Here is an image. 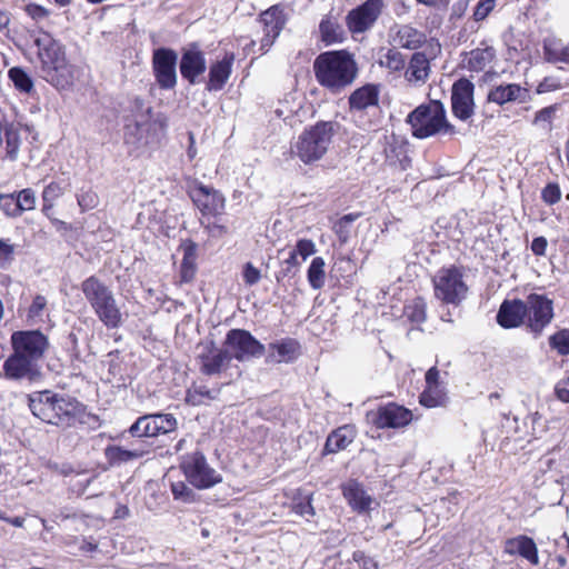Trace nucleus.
Wrapping results in <instances>:
<instances>
[{
    "mask_svg": "<svg viewBox=\"0 0 569 569\" xmlns=\"http://www.w3.org/2000/svg\"><path fill=\"white\" fill-rule=\"evenodd\" d=\"M496 6V0H479L473 9V20L476 22L483 21L495 10Z\"/></svg>",
    "mask_w": 569,
    "mask_h": 569,
    "instance_id": "4d7b16f0",
    "label": "nucleus"
},
{
    "mask_svg": "<svg viewBox=\"0 0 569 569\" xmlns=\"http://www.w3.org/2000/svg\"><path fill=\"white\" fill-rule=\"evenodd\" d=\"M418 401L420 406L427 409L447 407L449 397L440 379V370L437 366L427 370L425 375V387L419 393Z\"/></svg>",
    "mask_w": 569,
    "mask_h": 569,
    "instance_id": "6ab92c4d",
    "label": "nucleus"
},
{
    "mask_svg": "<svg viewBox=\"0 0 569 569\" xmlns=\"http://www.w3.org/2000/svg\"><path fill=\"white\" fill-rule=\"evenodd\" d=\"M300 266V262L298 260V256L291 251L289 257L282 261V268L277 273V281H280L287 277L295 276L298 268Z\"/></svg>",
    "mask_w": 569,
    "mask_h": 569,
    "instance_id": "603ef678",
    "label": "nucleus"
},
{
    "mask_svg": "<svg viewBox=\"0 0 569 569\" xmlns=\"http://www.w3.org/2000/svg\"><path fill=\"white\" fill-rule=\"evenodd\" d=\"M81 288L93 310L113 296L111 290L93 276L86 279Z\"/></svg>",
    "mask_w": 569,
    "mask_h": 569,
    "instance_id": "72a5a7b5",
    "label": "nucleus"
},
{
    "mask_svg": "<svg viewBox=\"0 0 569 569\" xmlns=\"http://www.w3.org/2000/svg\"><path fill=\"white\" fill-rule=\"evenodd\" d=\"M430 76V60L425 52L416 51L408 63L405 78L410 83H426Z\"/></svg>",
    "mask_w": 569,
    "mask_h": 569,
    "instance_id": "2f4dec72",
    "label": "nucleus"
},
{
    "mask_svg": "<svg viewBox=\"0 0 569 569\" xmlns=\"http://www.w3.org/2000/svg\"><path fill=\"white\" fill-rule=\"evenodd\" d=\"M188 194L203 219H217L226 211V197L212 186L196 181Z\"/></svg>",
    "mask_w": 569,
    "mask_h": 569,
    "instance_id": "9b49d317",
    "label": "nucleus"
},
{
    "mask_svg": "<svg viewBox=\"0 0 569 569\" xmlns=\"http://www.w3.org/2000/svg\"><path fill=\"white\" fill-rule=\"evenodd\" d=\"M4 137L7 141L8 153L10 157H13L19 148V133L12 126H6Z\"/></svg>",
    "mask_w": 569,
    "mask_h": 569,
    "instance_id": "338daca9",
    "label": "nucleus"
},
{
    "mask_svg": "<svg viewBox=\"0 0 569 569\" xmlns=\"http://www.w3.org/2000/svg\"><path fill=\"white\" fill-rule=\"evenodd\" d=\"M207 70L206 53L199 42H190L181 51L179 71L183 80L193 86Z\"/></svg>",
    "mask_w": 569,
    "mask_h": 569,
    "instance_id": "a211bd4d",
    "label": "nucleus"
},
{
    "mask_svg": "<svg viewBox=\"0 0 569 569\" xmlns=\"http://www.w3.org/2000/svg\"><path fill=\"white\" fill-rule=\"evenodd\" d=\"M451 112L460 121H468L475 116V84L461 77L451 87Z\"/></svg>",
    "mask_w": 569,
    "mask_h": 569,
    "instance_id": "dca6fc26",
    "label": "nucleus"
},
{
    "mask_svg": "<svg viewBox=\"0 0 569 569\" xmlns=\"http://www.w3.org/2000/svg\"><path fill=\"white\" fill-rule=\"evenodd\" d=\"M231 352L217 346L213 340L201 346V351L196 356L199 371L204 376H217L230 367Z\"/></svg>",
    "mask_w": 569,
    "mask_h": 569,
    "instance_id": "2eb2a0df",
    "label": "nucleus"
},
{
    "mask_svg": "<svg viewBox=\"0 0 569 569\" xmlns=\"http://www.w3.org/2000/svg\"><path fill=\"white\" fill-rule=\"evenodd\" d=\"M403 317L412 325H421L427 319L426 300L418 296L403 306Z\"/></svg>",
    "mask_w": 569,
    "mask_h": 569,
    "instance_id": "4c0bfd02",
    "label": "nucleus"
},
{
    "mask_svg": "<svg viewBox=\"0 0 569 569\" xmlns=\"http://www.w3.org/2000/svg\"><path fill=\"white\" fill-rule=\"evenodd\" d=\"M545 59L551 63L562 62L569 64V43L552 40L543 43Z\"/></svg>",
    "mask_w": 569,
    "mask_h": 569,
    "instance_id": "58836bf2",
    "label": "nucleus"
},
{
    "mask_svg": "<svg viewBox=\"0 0 569 569\" xmlns=\"http://www.w3.org/2000/svg\"><path fill=\"white\" fill-rule=\"evenodd\" d=\"M326 262L322 257H315L307 270V279L310 287L319 290L325 286L326 280Z\"/></svg>",
    "mask_w": 569,
    "mask_h": 569,
    "instance_id": "a19ab883",
    "label": "nucleus"
},
{
    "mask_svg": "<svg viewBox=\"0 0 569 569\" xmlns=\"http://www.w3.org/2000/svg\"><path fill=\"white\" fill-rule=\"evenodd\" d=\"M385 8L383 0H366L351 9L346 16V26L352 34L365 33L370 30Z\"/></svg>",
    "mask_w": 569,
    "mask_h": 569,
    "instance_id": "ddd939ff",
    "label": "nucleus"
},
{
    "mask_svg": "<svg viewBox=\"0 0 569 569\" xmlns=\"http://www.w3.org/2000/svg\"><path fill=\"white\" fill-rule=\"evenodd\" d=\"M223 347L232 350V359L234 358L238 361L251 357H261L266 352L264 345L244 329H230L226 335Z\"/></svg>",
    "mask_w": 569,
    "mask_h": 569,
    "instance_id": "4468645a",
    "label": "nucleus"
},
{
    "mask_svg": "<svg viewBox=\"0 0 569 569\" xmlns=\"http://www.w3.org/2000/svg\"><path fill=\"white\" fill-rule=\"evenodd\" d=\"M498 61V49L492 39H483L478 46L461 53V68L471 72H483L485 77L492 76Z\"/></svg>",
    "mask_w": 569,
    "mask_h": 569,
    "instance_id": "9d476101",
    "label": "nucleus"
},
{
    "mask_svg": "<svg viewBox=\"0 0 569 569\" xmlns=\"http://www.w3.org/2000/svg\"><path fill=\"white\" fill-rule=\"evenodd\" d=\"M130 438H127V436L122 440H127L126 445L123 447L130 451V453L133 456L136 460L142 458L143 456L150 453V446L146 442L143 436H137V435H129Z\"/></svg>",
    "mask_w": 569,
    "mask_h": 569,
    "instance_id": "a18cd8bd",
    "label": "nucleus"
},
{
    "mask_svg": "<svg viewBox=\"0 0 569 569\" xmlns=\"http://www.w3.org/2000/svg\"><path fill=\"white\" fill-rule=\"evenodd\" d=\"M263 36L259 40V56L266 54L280 36L287 23V16L280 4L271 6L259 16Z\"/></svg>",
    "mask_w": 569,
    "mask_h": 569,
    "instance_id": "f3484780",
    "label": "nucleus"
},
{
    "mask_svg": "<svg viewBox=\"0 0 569 569\" xmlns=\"http://www.w3.org/2000/svg\"><path fill=\"white\" fill-rule=\"evenodd\" d=\"M94 312L107 328L116 329L122 323V315L113 296L96 307Z\"/></svg>",
    "mask_w": 569,
    "mask_h": 569,
    "instance_id": "c9c22d12",
    "label": "nucleus"
},
{
    "mask_svg": "<svg viewBox=\"0 0 569 569\" xmlns=\"http://www.w3.org/2000/svg\"><path fill=\"white\" fill-rule=\"evenodd\" d=\"M54 398L56 396L48 390L36 393L29 399V407L32 413L44 422H54Z\"/></svg>",
    "mask_w": 569,
    "mask_h": 569,
    "instance_id": "c756f323",
    "label": "nucleus"
},
{
    "mask_svg": "<svg viewBox=\"0 0 569 569\" xmlns=\"http://www.w3.org/2000/svg\"><path fill=\"white\" fill-rule=\"evenodd\" d=\"M73 422L78 421L81 425H88L90 428H98L100 426V420L98 416L92 413H87L86 408L80 402L73 399Z\"/></svg>",
    "mask_w": 569,
    "mask_h": 569,
    "instance_id": "de8ad7c7",
    "label": "nucleus"
},
{
    "mask_svg": "<svg viewBox=\"0 0 569 569\" xmlns=\"http://www.w3.org/2000/svg\"><path fill=\"white\" fill-rule=\"evenodd\" d=\"M47 306V300L42 296H36L28 311V318L33 323L42 321L43 311Z\"/></svg>",
    "mask_w": 569,
    "mask_h": 569,
    "instance_id": "bf43d9fd",
    "label": "nucleus"
},
{
    "mask_svg": "<svg viewBox=\"0 0 569 569\" xmlns=\"http://www.w3.org/2000/svg\"><path fill=\"white\" fill-rule=\"evenodd\" d=\"M301 353V343L295 338L287 337L268 345L266 362L292 363Z\"/></svg>",
    "mask_w": 569,
    "mask_h": 569,
    "instance_id": "5701e85b",
    "label": "nucleus"
},
{
    "mask_svg": "<svg viewBox=\"0 0 569 569\" xmlns=\"http://www.w3.org/2000/svg\"><path fill=\"white\" fill-rule=\"evenodd\" d=\"M431 283L433 297L447 306L459 307L470 290L466 281V267L462 264L442 266L431 278Z\"/></svg>",
    "mask_w": 569,
    "mask_h": 569,
    "instance_id": "20e7f679",
    "label": "nucleus"
},
{
    "mask_svg": "<svg viewBox=\"0 0 569 569\" xmlns=\"http://www.w3.org/2000/svg\"><path fill=\"white\" fill-rule=\"evenodd\" d=\"M60 194H61V188L57 183H50L43 190L42 197H43L44 204H43V208H42V212L47 217L51 218V216H52V212H51L52 204H51V202L54 199H57Z\"/></svg>",
    "mask_w": 569,
    "mask_h": 569,
    "instance_id": "3c124183",
    "label": "nucleus"
},
{
    "mask_svg": "<svg viewBox=\"0 0 569 569\" xmlns=\"http://www.w3.org/2000/svg\"><path fill=\"white\" fill-rule=\"evenodd\" d=\"M172 497L176 501L182 503H193L197 501V493L193 487L186 480L172 481L170 485Z\"/></svg>",
    "mask_w": 569,
    "mask_h": 569,
    "instance_id": "37998d69",
    "label": "nucleus"
},
{
    "mask_svg": "<svg viewBox=\"0 0 569 569\" xmlns=\"http://www.w3.org/2000/svg\"><path fill=\"white\" fill-rule=\"evenodd\" d=\"M34 361L14 351L3 363L6 376L12 379H21L33 372Z\"/></svg>",
    "mask_w": 569,
    "mask_h": 569,
    "instance_id": "473e14b6",
    "label": "nucleus"
},
{
    "mask_svg": "<svg viewBox=\"0 0 569 569\" xmlns=\"http://www.w3.org/2000/svg\"><path fill=\"white\" fill-rule=\"evenodd\" d=\"M178 54L171 48H158L152 52L151 67L158 87L172 90L177 86Z\"/></svg>",
    "mask_w": 569,
    "mask_h": 569,
    "instance_id": "f8f14e48",
    "label": "nucleus"
},
{
    "mask_svg": "<svg viewBox=\"0 0 569 569\" xmlns=\"http://www.w3.org/2000/svg\"><path fill=\"white\" fill-rule=\"evenodd\" d=\"M385 67L391 71H401L406 67L403 54L396 49H389L385 56Z\"/></svg>",
    "mask_w": 569,
    "mask_h": 569,
    "instance_id": "6e6d98bb",
    "label": "nucleus"
},
{
    "mask_svg": "<svg viewBox=\"0 0 569 569\" xmlns=\"http://www.w3.org/2000/svg\"><path fill=\"white\" fill-rule=\"evenodd\" d=\"M321 569H353L351 567V561H343L341 559V552L338 551L335 555L328 556L322 563Z\"/></svg>",
    "mask_w": 569,
    "mask_h": 569,
    "instance_id": "e2e57ef3",
    "label": "nucleus"
},
{
    "mask_svg": "<svg viewBox=\"0 0 569 569\" xmlns=\"http://www.w3.org/2000/svg\"><path fill=\"white\" fill-rule=\"evenodd\" d=\"M17 203L20 211V216L24 211H30L36 208V193L32 189L27 188L19 192H16Z\"/></svg>",
    "mask_w": 569,
    "mask_h": 569,
    "instance_id": "09e8293b",
    "label": "nucleus"
},
{
    "mask_svg": "<svg viewBox=\"0 0 569 569\" xmlns=\"http://www.w3.org/2000/svg\"><path fill=\"white\" fill-rule=\"evenodd\" d=\"M70 406L71 403L64 399L54 398V413L57 421L50 422L51 425H69L70 420Z\"/></svg>",
    "mask_w": 569,
    "mask_h": 569,
    "instance_id": "8fccbe9b",
    "label": "nucleus"
},
{
    "mask_svg": "<svg viewBox=\"0 0 569 569\" xmlns=\"http://www.w3.org/2000/svg\"><path fill=\"white\" fill-rule=\"evenodd\" d=\"M14 351L37 361L47 348V338L39 331L14 332L12 335Z\"/></svg>",
    "mask_w": 569,
    "mask_h": 569,
    "instance_id": "412c9836",
    "label": "nucleus"
},
{
    "mask_svg": "<svg viewBox=\"0 0 569 569\" xmlns=\"http://www.w3.org/2000/svg\"><path fill=\"white\" fill-rule=\"evenodd\" d=\"M342 495L350 508L358 513L369 512L373 498L367 493L365 487L357 480H349L341 487Z\"/></svg>",
    "mask_w": 569,
    "mask_h": 569,
    "instance_id": "cd10ccee",
    "label": "nucleus"
},
{
    "mask_svg": "<svg viewBox=\"0 0 569 569\" xmlns=\"http://www.w3.org/2000/svg\"><path fill=\"white\" fill-rule=\"evenodd\" d=\"M355 56L348 50H330L318 54L313 61L317 82L332 94L341 93L358 76Z\"/></svg>",
    "mask_w": 569,
    "mask_h": 569,
    "instance_id": "f257e3e1",
    "label": "nucleus"
},
{
    "mask_svg": "<svg viewBox=\"0 0 569 569\" xmlns=\"http://www.w3.org/2000/svg\"><path fill=\"white\" fill-rule=\"evenodd\" d=\"M99 203V198L96 192L88 190L78 196V204L82 211L91 210Z\"/></svg>",
    "mask_w": 569,
    "mask_h": 569,
    "instance_id": "69168bd1",
    "label": "nucleus"
},
{
    "mask_svg": "<svg viewBox=\"0 0 569 569\" xmlns=\"http://www.w3.org/2000/svg\"><path fill=\"white\" fill-rule=\"evenodd\" d=\"M360 217L361 212H351L342 216L333 222L332 231L341 244H345L349 241L352 223Z\"/></svg>",
    "mask_w": 569,
    "mask_h": 569,
    "instance_id": "ea45409f",
    "label": "nucleus"
},
{
    "mask_svg": "<svg viewBox=\"0 0 569 569\" xmlns=\"http://www.w3.org/2000/svg\"><path fill=\"white\" fill-rule=\"evenodd\" d=\"M412 137L427 139L438 133L453 136L456 127L447 120L446 109L440 100H430L415 108L407 117Z\"/></svg>",
    "mask_w": 569,
    "mask_h": 569,
    "instance_id": "7ed1b4c3",
    "label": "nucleus"
},
{
    "mask_svg": "<svg viewBox=\"0 0 569 569\" xmlns=\"http://www.w3.org/2000/svg\"><path fill=\"white\" fill-rule=\"evenodd\" d=\"M525 303V325L529 332L539 337L555 317L553 301L546 295L530 293Z\"/></svg>",
    "mask_w": 569,
    "mask_h": 569,
    "instance_id": "1a4fd4ad",
    "label": "nucleus"
},
{
    "mask_svg": "<svg viewBox=\"0 0 569 569\" xmlns=\"http://www.w3.org/2000/svg\"><path fill=\"white\" fill-rule=\"evenodd\" d=\"M283 495L289 500L288 506L293 513L300 517H313L316 515L315 507L312 506V492H308L303 488H296L286 491Z\"/></svg>",
    "mask_w": 569,
    "mask_h": 569,
    "instance_id": "7c9ffc66",
    "label": "nucleus"
},
{
    "mask_svg": "<svg viewBox=\"0 0 569 569\" xmlns=\"http://www.w3.org/2000/svg\"><path fill=\"white\" fill-rule=\"evenodd\" d=\"M426 40L427 37L422 31L409 24L401 26L396 34V41L398 44L401 48L409 50L419 49L426 42Z\"/></svg>",
    "mask_w": 569,
    "mask_h": 569,
    "instance_id": "e433bc0d",
    "label": "nucleus"
},
{
    "mask_svg": "<svg viewBox=\"0 0 569 569\" xmlns=\"http://www.w3.org/2000/svg\"><path fill=\"white\" fill-rule=\"evenodd\" d=\"M530 99L529 90L519 83H501L492 87L487 94V101L503 106L509 102L523 103Z\"/></svg>",
    "mask_w": 569,
    "mask_h": 569,
    "instance_id": "a878e982",
    "label": "nucleus"
},
{
    "mask_svg": "<svg viewBox=\"0 0 569 569\" xmlns=\"http://www.w3.org/2000/svg\"><path fill=\"white\" fill-rule=\"evenodd\" d=\"M413 419V412L396 401L379 405L373 410L367 412L368 422L379 430L405 429Z\"/></svg>",
    "mask_w": 569,
    "mask_h": 569,
    "instance_id": "0eeeda50",
    "label": "nucleus"
},
{
    "mask_svg": "<svg viewBox=\"0 0 569 569\" xmlns=\"http://www.w3.org/2000/svg\"><path fill=\"white\" fill-rule=\"evenodd\" d=\"M0 209L8 217L17 218L18 216H20L16 192L0 194Z\"/></svg>",
    "mask_w": 569,
    "mask_h": 569,
    "instance_id": "864d4df0",
    "label": "nucleus"
},
{
    "mask_svg": "<svg viewBox=\"0 0 569 569\" xmlns=\"http://www.w3.org/2000/svg\"><path fill=\"white\" fill-rule=\"evenodd\" d=\"M339 124L335 121H317L303 129L291 147V152L305 164L320 161L328 152Z\"/></svg>",
    "mask_w": 569,
    "mask_h": 569,
    "instance_id": "f03ea898",
    "label": "nucleus"
},
{
    "mask_svg": "<svg viewBox=\"0 0 569 569\" xmlns=\"http://www.w3.org/2000/svg\"><path fill=\"white\" fill-rule=\"evenodd\" d=\"M104 458L110 466H121L136 460L123 445H108L104 448Z\"/></svg>",
    "mask_w": 569,
    "mask_h": 569,
    "instance_id": "c03bdc74",
    "label": "nucleus"
},
{
    "mask_svg": "<svg viewBox=\"0 0 569 569\" xmlns=\"http://www.w3.org/2000/svg\"><path fill=\"white\" fill-rule=\"evenodd\" d=\"M505 553L510 556L519 555L535 566L539 563L537 545L532 538L526 535L507 539L505 542Z\"/></svg>",
    "mask_w": 569,
    "mask_h": 569,
    "instance_id": "c85d7f7f",
    "label": "nucleus"
},
{
    "mask_svg": "<svg viewBox=\"0 0 569 569\" xmlns=\"http://www.w3.org/2000/svg\"><path fill=\"white\" fill-rule=\"evenodd\" d=\"M526 303L521 299H505L498 310L496 320L503 329H513L525 325Z\"/></svg>",
    "mask_w": 569,
    "mask_h": 569,
    "instance_id": "393cba45",
    "label": "nucleus"
},
{
    "mask_svg": "<svg viewBox=\"0 0 569 569\" xmlns=\"http://www.w3.org/2000/svg\"><path fill=\"white\" fill-rule=\"evenodd\" d=\"M559 108V104L558 103H555V104H550L548 107H545L540 110H538L536 113H535V117H533V120H532V123L535 126L539 124V123H548V124H551L555 116H556V112Z\"/></svg>",
    "mask_w": 569,
    "mask_h": 569,
    "instance_id": "052dcab7",
    "label": "nucleus"
},
{
    "mask_svg": "<svg viewBox=\"0 0 569 569\" xmlns=\"http://www.w3.org/2000/svg\"><path fill=\"white\" fill-rule=\"evenodd\" d=\"M358 430L353 423H346L333 429L326 439L321 456L346 450L357 438Z\"/></svg>",
    "mask_w": 569,
    "mask_h": 569,
    "instance_id": "bb28decb",
    "label": "nucleus"
},
{
    "mask_svg": "<svg viewBox=\"0 0 569 569\" xmlns=\"http://www.w3.org/2000/svg\"><path fill=\"white\" fill-rule=\"evenodd\" d=\"M541 199L548 206H553L561 200V190L557 182H549L541 190Z\"/></svg>",
    "mask_w": 569,
    "mask_h": 569,
    "instance_id": "13d9d810",
    "label": "nucleus"
},
{
    "mask_svg": "<svg viewBox=\"0 0 569 569\" xmlns=\"http://www.w3.org/2000/svg\"><path fill=\"white\" fill-rule=\"evenodd\" d=\"M549 346L552 350H555L559 356H568L569 355V329L563 328L559 329L555 333H552L548 339Z\"/></svg>",
    "mask_w": 569,
    "mask_h": 569,
    "instance_id": "49530a36",
    "label": "nucleus"
},
{
    "mask_svg": "<svg viewBox=\"0 0 569 569\" xmlns=\"http://www.w3.org/2000/svg\"><path fill=\"white\" fill-rule=\"evenodd\" d=\"M320 40L326 44L341 43L345 38V31L338 21L330 14L322 17L319 23Z\"/></svg>",
    "mask_w": 569,
    "mask_h": 569,
    "instance_id": "f704fd0d",
    "label": "nucleus"
},
{
    "mask_svg": "<svg viewBox=\"0 0 569 569\" xmlns=\"http://www.w3.org/2000/svg\"><path fill=\"white\" fill-rule=\"evenodd\" d=\"M36 42L44 79L60 91L68 90L71 84V67L66 60L62 47L50 39L43 47L40 39Z\"/></svg>",
    "mask_w": 569,
    "mask_h": 569,
    "instance_id": "39448f33",
    "label": "nucleus"
},
{
    "mask_svg": "<svg viewBox=\"0 0 569 569\" xmlns=\"http://www.w3.org/2000/svg\"><path fill=\"white\" fill-rule=\"evenodd\" d=\"M380 84L366 83L353 90L348 98L349 111L363 112L370 108H379Z\"/></svg>",
    "mask_w": 569,
    "mask_h": 569,
    "instance_id": "b1692460",
    "label": "nucleus"
},
{
    "mask_svg": "<svg viewBox=\"0 0 569 569\" xmlns=\"http://www.w3.org/2000/svg\"><path fill=\"white\" fill-rule=\"evenodd\" d=\"M352 562H356L359 569H379V562L372 556L367 555L363 550H355L352 552L351 559Z\"/></svg>",
    "mask_w": 569,
    "mask_h": 569,
    "instance_id": "5fc2aeb1",
    "label": "nucleus"
},
{
    "mask_svg": "<svg viewBox=\"0 0 569 569\" xmlns=\"http://www.w3.org/2000/svg\"><path fill=\"white\" fill-rule=\"evenodd\" d=\"M179 469L189 485L198 490L210 489L222 481V476L209 465L200 450L182 456Z\"/></svg>",
    "mask_w": 569,
    "mask_h": 569,
    "instance_id": "423d86ee",
    "label": "nucleus"
},
{
    "mask_svg": "<svg viewBox=\"0 0 569 569\" xmlns=\"http://www.w3.org/2000/svg\"><path fill=\"white\" fill-rule=\"evenodd\" d=\"M8 78L13 83L14 88L21 93H31L34 90V84L29 73L20 68L12 67L8 71Z\"/></svg>",
    "mask_w": 569,
    "mask_h": 569,
    "instance_id": "79ce46f5",
    "label": "nucleus"
},
{
    "mask_svg": "<svg viewBox=\"0 0 569 569\" xmlns=\"http://www.w3.org/2000/svg\"><path fill=\"white\" fill-rule=\"evenodd\" d=\"M234 61L233 52H226L221 59L212 61L208 69L204 89L209 92L223 90L232 74Z\"/></svg>",
    "mask_w": 569,
    "mask_h": 569,
    "instance_id": "aec40b11",
    "label": "nucleus"
},
{
    "mask_svg": "<svg viewBox=\"0 0 569 569\" xmlns=\"http://www.w3.org/2000/svg\"><path fill=\"white\" fill-rule=\"evenodd\" d=\"M562 88L560 80L556 77H545L536 87V93L542 94L557 91Z\"/></svg>",
    "mask_w": 569,
    "mask_h": 569,
    "instance_id": "0e129e2a",
    "label": "nucleus"
},
{
    "mask_svg": "<svg viewBox=\"0 0 569 569\" xmlns=\"http://www.w3.org/2000/svg\"><path fill=\"white\" fill-rule=\"evenodd\" d=\"M178 428V420L172 413H147L140 416L124 430L117 439H123L126 433L143 436L144 438H157L159 436L174 432Z\"/></svg>",
    "mask_w": 569,
    "mask_h": 569,
    "instance_id": "6e6552de",
    "label": "nucleus"
},
{
    "mask_svg": "<svg viewBox=\"0 0 569 569\" xmlns=\"http://www.w3.org/2000/svg\"><path fill=\"white\" fill-rule=\"evenodd\" d=\"M555 396L560 401L569 403V373L556 383Z\"/></svg>",
    "mask_w": 569,
    "mask_h": 569,
    "instance_id": "774afa93",
    "label": "nucleus"
},
{
    "mask_svg": "<svg viewBox=\"0 0 569 569\" xmlns=\"http://www.w3.org/2000/svg\"><path fill=\"white\" fill-rule=\"evenodd\" d=\"M297 256H300L302 260L316 253V244L311 239H299L292 250Z\"/></svg>",
    "mask_w": 569,
    "mask_h": 569,
    "instance_id": "680f3d73",
    "label": "nucleus"
},
{
    "mask_svg": "<svg viewBox=\"0 0 569 569\" xmlns=\"http://www.w3.org/2000/svg\"><path fill=\"white\" fill-rule=\"evenodd\" d=\"M182 259L178 269V278L174 283L179 287L194 281L198 272V244L192 239H184L179 246Z\"/></svg>",
    "mask_w": 569,
    "mask_h": 569,
    "instance_id": "4be33fe9",
    "label": "nucleus"
}]
</instances>
